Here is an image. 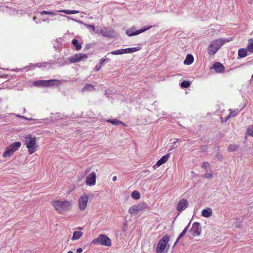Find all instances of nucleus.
I'll return each mask as SVG.
<instances>
[{"label":"nucleus","mask_w":253,"mask_h":253,"mask_svg":"<svg viewBox=\"0 0 253 253\" xmlns=\"http://www.w3.org/2000/svg\"><path fill=\"white\" fill-rule=\"evenodd\" d=\"M24 144L28 149L29 154H32L37 151L39 148V145L37 143V138L32 137L31 134L27 135L24 137Z\"/></svg>","instance_id":"nucleus-1"},{"label":"nucleus","mask_w":253,"mask_h":253,"mask_svg":"<svg viewBox=\"0 0 253 253\" xmlns=\"http://www.w3.org/2000/svg\"><path fill=\"white\" fill-rule=\"evenodd\" d=\"M231 39H219L213 41L209 45L208 52L210 55H214L218 49L226 42L231 41Z\"/></svg>","instance_id":"nucleus-2"},{"label":"nucleus","mask_w":253,"mask_h":253,"mask_svg":"<svg viewBox=\"0 0 253 253\" xmlns=\"http://www.w3.org/2000/svg\"><path fill=\"white\" fill-rule=\"evenodd\" d=\"M53 208L60 213L69 211L71 209V203L67 201L55 200L51 202Z\"/></svg>","instance_id":"nucleus-3"},{"label":"nucleus","mask_w":253,"mask_h":253,"mask_svg":"<svg viewBox=\"0 0 253 253\" xmlns=\"http://www.w3.org/2000/svg\"><path fill=\"white\" fill-rule=\"evenodd\" d=\"M21 143L19 141L13 142L5 148L4 152L2 155V158L4 159L10 158V157L21 147Z\"/></svg>","instance_id":"nucleus-4"},{"label":"nucleus","mask_w":253,"mask_h":253,"mask_svg":"<svg viewBox=\"0 0 253 253\" xmlns=\"http://www.w3.org/2000/svg\"><path fill=\"white\" fill-rule=\"evenodd\" d=\"M91 243L94 245H101L107 247H110L112 245L111 239L104 234H100L97 238L92 241Z\"/></svg>","instance_id":"nucleus-5"},{"label":"nucleus","mask_w":253,"mask_h":253,"mask_svg":"<svg viewBox=\"0 0 253 253\" xmlns=\"http://www.w3.org/2000/svg\"><path fill=\"white\" fill-rule=\"evenodd\" d=\"M147 207V205L145 203H140L131 206L128 210V212L131 215H135L138 214L139 211L144 210Z\"/></svg>","instance_id":"nucleus-6"},{"label":"nucleus","mask_w":253,"mask_h":253,"mask_svg":"<svg viewBox=\"0 0 253 253\" xmlns=\"http://www.w3.org/2000/svg\"><path fill=\"white\" fill-rule=\"evenodd\" d=\"M169 236L168 235H166L159 241L156 249L157 253H161L164 252L169 242Z\"/></svg>","instance_id":"nucleus-7"},{"label":"nucleus","mask_w":253,"mask_h":253,"mask_svg":"<svg viewBox=\"0 0 253 253\" xmlns=\"http://www.w3.org/2000/svg\"><path fill=\"white\" fill-rule=\"evenodd\" d=\"M152 28V26H147L144 27L143 29L135 31L136 27L135 26H133L126 31V34L129 37L134 36L143 33Z\"/></svg>","instance_id":"nucleus-8"},{"label":"nucleus","mask_w":253,"mask_h":253,"mask_svg":"<svg viewBox=\"0 0 253 253\" xmlns=\"http://www.w3.org/2000/svg\"><path fill=\"white\" fill-rule=\"evenodd\" d=\"M88 199V197L85 194L82 195L79 198L78 201V208L80 210L83 211L85 209L87 205Z\"/></svg>","instance_id":"nucleus-9"},{"label":"nucleus","mask_w":253,"mask_h":253,"mask_svg":"<svg viewBox=\"0 0 253 253\" xmlns=\"http://www.w3.org/2000/svg\"><path fill=\"white\" fill-rule=\"evenodd\" d=\"M96 175L95 172L90 173L85 178V183L87 185L92 186L95 185Z\"/></svg>","instance_id":"nucleus-10"},{"label":"nucleus","mask_w":253,"mask_h":253,"mask_svg":"<svg viewBox=\"0 0 253 253\" xmlns=\"http://www.w3.org/2000/svg\"><path fill=\"white\" fill-rule=\"evenodd\" d=\"M210 69H213L216 73H223L225 72V67L219 62L214 63Z\"/></svg>","instance_id":"nucleus-11"},{"label":"nucleus","mask_w":253,"mask_h":253,"mask_svg":"<svg viewBox=\"0 0 253 253\" xmlns=\"http://www.w3.org/2000/svg\"><path fill=\"white\" fill-rule=\"evenodd\" d=\"M188 202L187 200L182 199L178 203L176 209L179 211L184 210L188 206Z\"/></svg>","instance_id":"nucleus-12"},{"label":"nucleus","mask_w":253,"mask_h":253,"mask_svg":"<svg viewBox=\"0 0 253 253\" xmlns=\"http://www.w3.org/2000/svg\"><path fill=\"white\" fill-rule=\"evenodd\" d=\"M87 56L85 54L81 53L76 54L74 56L70 58L69 60L71 63H76L80 62L82 59L87 58Z\"/></svg>","instance_id":"nucleus-13"},{"label":"nucleus","mask_w":253,"mask_h":253,"mask_svg":"<svg viewBox=\"0 0 253 253\" xmlns=\"http://www.w3.org/2000/svg\"><path fill=\"white\" fill-rule=\"evenodd\" d=\"M170 157L169 154H167L163 156L156 163L157 167H160L164 163H166Z\"/></svg>","instance_id":"nucleus-14"},{"label":"nucleus","mask_w":253,"mask_h":253,"mask_svg":"<svg viewBox=\"0 0 253 253\" xmlns=\"http://www.w3.org/2000/svg\"><path fill=\"white\" fill-rule=\"evenodd\" d=\"M140 49L139 47H129L126 49H122L123 54L132 53L139 50Z\"/></svg>","instance_id":"nucleus-15"},{"label":"nucleus","mask_w":253,"mask_h":253,"mask_svg":"<svg viewBox=\"0 0 253 253\" xmlns=\"http://www.w3.org/2000/svg\"><path fill=\"white\" fill-rule=\"evenodd\" d=\"M194 61V58L193 56L191 54H188L186 57V59L184 61V64L185 65H191Z\"/></svg>","instance_id":"nucleus-16"},{"label":"nucleus","mask_w":253,"mask_h":253,"mask_svg":"<svg viewBox=\"0 0 253 253\" xmlns=\"http://www.w3.org/2000/svg\"><path fill=\"white\" fill-rule=\"evenodd\" d=\"M55 80H51L48 81H40L38 82L40 84L45 86H49L53 85L52 83L55 82Z\"/></svg>","instance_id":"nucleus-17"},{"label":"nucleus","mask_w":253,"mask_h":253,"mask_svg":"<svg viewBox=\"0 0 253 253\" xmlns=\"http://www.w3.org/2000/svg\"><path fill=\"white\" fill-rule=\"evenodd\" d=\"M202 215L205 217H209L212 215V210L211 209H204L202 211Z\"/></svg>","instance_id":"nucleus-18"},{"label":"nucleus","mask_w":253,"mask_h":253,"mask_svg":"<svg viewBox=\"0 0 253 253\" xmlns=\"http://www.w3.org/2000/svg\"><path fill=\"white\" fill-rule=\"evenodd\" d=\"M83 235L82 231H75L72 237V240L74 241L80 239Z\"/></svg>","instance_id":"nucleus-19"},{"label":"nucleus","mask_w":253,"mask_h":253,"mask_svg":"<svg viewBox=\"0 0 253 253\" xmlns=\"http://www.w3.org/2000/svg\"><path fill=\"white\" fill-rule=\"evenodd\" d=\"M95 90L94 86L91 84H86L82 89L83 91H92Z\"/></svg>","instance_id":"nucleus-20"},{"label":"nucleus","mask_w":253,"mask_h":253,"mask_svg":"<svg viewBox=\"0 0 253 253\" xmlns=\"http://www.w3.org/2000/svg\"><path fill=\"white\" fill-rule=\"evenodd\" d=\"M58 12H63L67 14H77L80 12L78 10H68V9H63V10H58Z\"/></svg>","instance_id":"nucleus-21"},{"label":"nucleus","mask_w":253,"mask_h":253,"mask_svg":"<svg viewBox=\"0 0 253 253\" xmlns=\"http://www.w3.org/2000/svg\"><path fill=\"white\" fill-rule=\"evenodd\" d=\"M247 49L245 48H241L238 51V55L241 57L243 58L247 56Z\"/></svg>","instance_id":"nucleus-22"},{"label":"nucleus","mask_w":253,"mask_h":253,"mask_svg":"<svg viewBox=\"0 0 253 253\" xmlns=\"http://www.w3.org/2000/svg\"><path fill=\"white\" fill-rule=\"evenodd\" d=\"M247 49L250 52L253 53V38L250 39L249 40Z\"/></svg>","instance_id":"nucleus-23"},{"label":"nucleus","mask_w":253,"mask_h":253,"mask_svg":"<svg viewBox=\"0 0 253 253\" xmlns=\"http://www.w3.org/2000/svg\"><path fill=\"white\" fill-rule=\"evenodd\" d=\"M106 122L111 123V124L114 126H118L122 124V121L115 119L113 120H107Z\"/></svg>","instance_id":"nucleus-24"},{"label":"nucleus","mask_w":253,"mask_h":253,"mask_svg":"<svg viewBox=\"0 0 253 253\" xmlns=\"http://www.w3.org/2000/svg\"><path fill=\"white\" fill-rule=\"evenodd\" d=\"M72 44L76 47V49L79 50L81 49L82 46L81 43H80L76 39H73L72 40Z\"/></svg>","instance_id":"nucleus-25"},{"label":"nucleus","mask_w":253,"mask_h":253,"mask_svg":"<svg viewBox=\"0 0 253 253\" xmlns=\"http://www.w3.org/2000/svg\"><path fill=\"white\" fill-rule=\"evenodd\" d=\"M200 224L197 222H195L193 224V228L196 227V229L194 231V235L199 236L200 234V232L199 229Z\"/></svg>","instance_id":"nucleus-26"},{"label":"nucleus","mask_w":253,"mask_h":253,"mask_svg":"<svg viewBox=\"0 0 253 253\" xmlns=\"http://www.w3.org/2000/svg\"><path fill=\"white\" fill-rule=\"evenodd\" d=\"M239 147V146L236 144H230L228 148V151L229 152H233L236 151Z\"/></svg>","instance_id":"nucleus-27"},{"label":"nucleus","mask_w":253,"mask_h":253,"mask_svg":"<svg viewBox=\"0 0 253 253\" xmlns=\"http://www.w3.org/2000/svg\"><path fill=\"white\" fill-rule=\"evenodd\" d=\"M131 197L133 199L138 200L140 198V193L137 191H134L131 193Z\"/></svg>","instance_id":"nucleus-28"},{"label":"nucleus","mask_w":253,"mask_h":253,"mask_svg":"<svg viewBox=\"0 0 253 253\" xmlns=\"http://www.w3.org/2000/svg\"><path fill=\"white\" fill-rule=\"evenodd\" d=\"M49 64L48 62L39 63L33 65L35 67L41 68L42 67H45L47 65Z\"/></svg>","instance_id":"nucleus-29"},{"label":"nucleus","mask_w":253,"mask_h":253,"mask_svg":"<svg viewBox=\"0 0 253 253\" xmlns=\"http://www.w3.org/2000/svg\"><path fill=\"white\" fill-rule=\"evenodd\" d=\"M190 85V82L188 81H184L181 82V86L183 88L188 87Z\"/></svg>","instance_id":"nucleus-30"},{"label":"nucleus","mask_w":253,"mask_h":253,"mask_svg":"<svg viewBox=\"0 0 253 253\" xmlns=\"http://www.w3.org/2000/svg\"><path fill=\"white\" fill-rule=\"evenodd\" d=\"M41 14L43 15H56L57 14L55 12H53L51 11H48L45 10H43L41 12Z\"/></svg>","instance_id":"nucleus-31"},{"label":"nucleus","mask_w":253,"mask_h":253,"mask_svg":"<svg viewBox=\"0 0 253 253\" xmlns=\"http://www.w3.org/2000/svg\"><path fill=\"white\" fill-rule=\"evenodd\" d=\"M186 232L184 230H183V231L180 233V234L179 235L178 238L177 239L176 242L174 243V246H175L177 243H178V242L179 241V240L182 238L183 237L185 234H186Z\"/></svg>","instance_id":"nucleus-32"},{"label":"nucleus","mask_w":253,"mask_h":253,"mask_svg":"<svg viewBox=\"0 0 253 253\" xmlns=\"http://www.w3.org/2000/svg\"><path fill=\"white\" fill-rule=\"evenodd\" d=\"M247 134L253 137V126H250L247 128Z\"/></svg>","instance_id":"nucleus-33"},{"label":"nucleus","mask_w":253,"mask_h":253,"mask_svg":"<svg viewBox=\"0 0 253 253\" xmlns=\"http://www.w3.org/2000/svg\"><path fill=\"white\" fill-rule=\"evenodd\" d=\"M110 53L112 54H113V55H119V54H123V52L122 51V49H118V50H115V51H113L111 52Z\"/></svg>","instance_id":"nucleus-34"},{"label":"nucleus","mask_w":253,"mask_h":253,"mask_svg":"<svg viewBox=\"0 0 253 253\" xmlns=\"http://www.w3.org/2000/svg\"><path fill=\"white\" fill-rule=\"evenodd\" d=\"M209 166V163L207 162H203L202 165V167L205 169H207Z\"/></svg>","instance_id":"nucleus-35"},{"label":"nucleus","mask_w":253,"mask_h":253,"mask_svg":"<svg viewBox=\"0 0 253 253\" xmlns=\"http://www.w3.org/2000/svg\"><path fill=\"white\" fill-rule=\"evenodd\" d=\"M204 177L206 178H211L212 177V174L210 173H205Z\"/></svg>","instance_id":"nucleus-36"},{"label":"nucleus","mask_w":253,"mask_h":253,"mask_svg":"<svg viewBox=\"0 0 253 253\" xmlns=\"http://www.w3.org/2000/svg\"><path fill=\"white\" fill-rule=\"evenodd\" d=\"M85 26L87 28H90V29H91L93 31H95V26L92 25L86 24Z\"/></svg>","instance_id":"nucleus-37"},{"label":"nucleus","mask_w":253,"mask_h":253,"mask_svg":"<svg viewBox=\"0 0 253 253\" xmlns=\"http://www.w3.org/2000/svg\"><path fill=\"white\" fill-rule=\"evenodd\" d=\"M107 59H104V58H102L100 59V61H99V64H100V65L99 66H101V67L104 64V62L107 60ZM108 60H109V59H108Z\"/></svg>","instance_id":"nucleus-38"},{"label":"nucleus","mask_w":253,"mask_h":253,"mask_svg":"<svg viewBox=\"0 0 253 253\" xmlns=\"http://www.w3.org/2000/svg\"><path fill=\"white\" fill-rule=\"evenodd\" d=\"M101 66H99V65H96L95 68H94V70L96 71H99L100 69H101Z\"/></svg>","instance_id":"nucleus-39"},{"label":"nucleus","mask_w":253,"mask_h":253,"mask_svg":"<svg viewBox=\"0 0 253 253\" xmlns=\"http://www.w3.org/2000/svg\"><path fill=\"white\" fill-rule=\"evenodd\" d=\"M83 252V249L81 248L77 249V252L78 253H81Z\"/></svg>","instance_id":"nucleus-40"},{"label":"nucleus","mask_w":253,"mask_h":253,"mask_svg":"<svg viewBox=\"0 0 253 253\" xmlns=\"http://www.w3.org/2000/svg\"><path fill=\"white\" fill-rule=\"evenodd\" d=\"M117 177L116 176H114L113 177V181H115L117 180Z\"/></svg>","instance_id":"nucleus-41"},{"label":"nucleus","mask_w":253,"mask_h":253,"mask_svg":"<svg viewBox=\"0 0 253 253\" xmlns=\"http://www.w3.org/2000/svg\"><path fill=\"white\" fill-rule=\"evenodd\" d=\"M188 229V225L185 227V228L184 229V231H185L186 232L187 231Z\"/></svg>","instance_id":"nucleus-42"},{"label":"nucleus","mask_w":253,"mask_h":253,"mask_svg":"<svg viewBox=\"0 0 253 253\" xmlns=\"http://www.w3.org/2000/svg\"><path fill=\"white\" fill-rule=\"evenodd\" d=\"M120 125H122L123 126H126V125L125 123H123L122 122V124H121Z\"/></svg>","instance_id":"nucleus-43"},{"label":"nucleus","mask_w":253,"mask_h":253,"mask_svg":"<svg viewBox=\"0 0 253 253\" xmlns=\"http://www.w3.org/2000/svg\"><path fill=\"white\" fill-rule=\"evenodd\" d=\"M232 116H233V115H232V114H231V113H230V114L228 116V117H227V118H230V117H232Z\"/></svg>","instance_id":"nucleus-44"},{"label":"nucleus","mask_w":253,"mask_h":253,"mask_svg":"<svg viewBox=\"0 0 253 253\" xmlns=\"http://www.w3.org/2000/svg\"><path fill=\"white\" fill-rule=\"evenodd\" d=\"M67 253H73V252L71 251H70Z\"/></svg>","instance_id":"nucleus-45"},{"label":"nucleus","mask_w":253,"mask_h":253,"mask_svg":"<svg viewBox=\"0 0 253 253\" xmlns=\"http://www.w3.org/2000/svg\"><path fill=\"white\" fill-rule=\"evenodd\" d=\"M78 228H79V229H81V230H82V229H83L82 227H79Z\"/></svg>","instance_id":"nucleus-46"},{"label":"nucleus","mask_w":253,"mask_h":253,"mask_svg":"<svg viewBox=\"0 0 253 253\" xmlns=\"http://www.w3.org/2000/svg\"><path fill=\"white\" fill-rule=\"evenodd\" d=\"M19 117L21 118H24L23 116H19Z\"/></svg>","instance_id":"nucleus-47"},{"label":"nucleus","mask_w":253,"mask_h":253,"mask_svg":"<svg viewBox=\"0 0 253 253\" xmlns=\"http://www.w3.org/2000/svg\"><path fill=\"white\" fill-rule=\"evenodd\" d=\"M1 89V87H0V89Z\"/></svg>","instance_id":"nucleus-48"}]
</instances>
